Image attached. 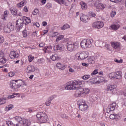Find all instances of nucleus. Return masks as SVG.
<instances>
[{"label":"nucleus","instance_id":"79ce46f5","mask_svg":"<svg viewBox=\"0 0 126 126\" xmlns=\"http://www.w3.org/2000/svg\"><path fill=\"white\" fill-rule=\"evenodd\" d=\"M84 80H87L89 78H90V75H85L82 77Z\"/></svg>","mask_w":126,"mask_h":126},{"label":"nucleus","instance_id":"a19ab883","mask_svg":"<svg viewBox=\"0 0 126 126\" xmlns=\"http://www.w3.org/2000/svg\"><path fill=\"white\" fill-rule=\"evenodd\" d=\"M4 31L6 33H10V32H11V31L7 27H5L4 28Z\"/></svg>","mask_w":126,"mask_h":126},{"label":"nucleus","instance_id":"2f4dec72","mask_svg":"<svg viewBox=\"0 0 126 126\" xmlns=\"http://www.w3.org/2000/svg\"><path fill=\"white\" fill-rule=\"evenodd\" d=\"M54 1L58 2L59 4H64V5H66L65 0H54Z\"/></svg>","mask_w":126,"mask_h":126},{"label":"nucleus","instance_id":"338daca9","mask_svg":"<svg viewBox=\"0 0 126 126\" xmlns=\"http://www.w3.org/2000/svg\"><path fill=\"white\" fill-rule=\"evenodd\" d=\"M122 39H123L124 40H125V41H126V34L125 35H124V36H123L122 37Z\"/></svg>","mask_w":126,"mask_h":126},{"label":"nucleus","instance_id":"4be33fe9","mask_svg":"<svg viewBox=\"0 0 126 126\" xmlns=\"http://www.w3.org/2000/svg\"><path fill=\"white\" fill-rule=\"evenodd\" d=\"M52 49H53L52 46L45 47L43 48V51L45 53H48V54H51L52 53Z\"/></svg>","mask_w":126,"mask_h":126},{"label":"nucleus","instance_id":"5fc2aeb1","mask_svg":"<svg viewBox=\"0 0 126 126\" xmlns=\"http://www.w3.org/2000/svg\"><path fill=\"white\" fill-rule=\"evenodd\" d=\"M81 105H86V103H85V100H82L80 102V103L79 104V106H81Z\"/></svg>","mask_w":126,"mask_h":126},{"label":"nucleus","instance_id":"4c0bfd02","mask_svg":"<svg viewBox=\"0 0 126 126\" xmlns=\"http://www.w3.org/2000/svg\"><path fill=\"white\" fill-rule=\"evenodd\" d=\"M6 124L8 126H15L14 124L10 121H6Z\"/></svg>","mask_w":126,"mask_h":126},{"label":"nucleus","instance_id":"dca6fc26","mask_svg":"<svg viewBox=\"0 0 126 126\" xmlns=\"http://www.w3.org/2000/svg\"><path fill=\"white\" fill-rule=\"evenodd\" d=\"M80 20L82 21V22H84V23H86L88 20H89V18L88 16L82 14L80 17Z\"/></svg>","mask_w":126,"mask_h":126},{"label":"nucleus","instance_id":"de8ad7c7","mask_svg":"<svg viewBox=\"0 0 126 126\" xmlns=\"http://www.w3.org/2000/svg\"><path fill=\"white\" fill-rule=\"evenodd\" d=\"M117 14V12L115 11H112L110 13V16L111 17H115V15Z\"/></svg>","mask_w":126,"mask_h":126},{"label":"nucleus","instance_id":"0eeeda50","mask_svg":"<svg viewBox=\"0 0 126 126\" xmlns=\"http://www.w3.org/2000/svg\"><path fill=\"white\" fill-rule=\"evenodd\" d=\"M23 28V20L21 19H18L16 21V31L17 32H19L21 29Z\"/></svg>","mask_w":126,"mask_h":126},{"label":"nucleus","instance_id":"4d7b16f0","mask_svg":"<svg viewBox=\"0 0 126 126\" xmlns=\"http://www.w3.org/2000/svg\"><path fill=\"white\" fill-rule=\"evenodd\" d=\"M110 1H112V2H116V3H118L120 2V1H121L122 0H110Z\"/></svg>","mask_w":126,"mask_h":126},{"label":"nucleus","instance_id":"c9c22d12","mask_svg":"<svg viewBox=\"0 0 126 126\" xmlns=\"http://www.w3.org/2000/svg\"><path fill=\"white\" fill-rule=\"evenodd\" d=\"M64 37L63 35H59L56 39V42H59V41H61V40H63V38Z\"/></svg>","mask_w":126,"mask_h":126},{"label":"nucleus","instance_id":"ea45409f","mask_svg":"<svg viewBox=\"0 0 126 126\" xmlns=\"http://www.w3.org/2000/svg\"><path fill=\"white\" fill-rule=\"evenodd\" d=\"M13 105H9L8 106H7L6 107H5V109L7 110V111H9L10 110H11L12 109H13Z\"/></svg>","mask_w":126,"mask_h":126},{"label":"nucleus","instance_id":"5701e85b","mask_svg":"<svg viewBox=\"0 0 126 126\" xmlns=\"http://www.w3.org/2000/svg\"><path fill=\"white\" fill-rule=\"evenodd\" d=\"M87 108H88V106L87 104L85 105H81L79 106V109L80 110V111H82L83 112H84L87 110Z\"/></svg>","mask_w":126,"mask_h":126},{"label":"nucleus","instance_id":"c03bdc74","mask_svg":"<svg viewBox=\"0 0 126 126\" xmlns=\"http://www.w3.org/2000/svg\"><path fill=\"white\" fill-rule=\"evenodd\" d=\"M23 36L24 38H26L27 36H28L27 31L25 30L24 31H23Z\"/></svg>","mask_w":126,"mask_h":126},{"label":"nucleus","instance_id":"aec40b11","mask_svg":"<svg viewBox=\"0 0 126 126\" xmlns=\"http://www.w3.org/2000/svg\"><path fill=\"white\" fill-rule=\"evenodd\" d=\"M18 56V53L15 51H11L9 55V57L11 59H15V58H17Z\"/></svg>","mask_w":126,"mask_h":126},{"label":"nucleus","instance_id":"774afa93","mask_svg":"<svg viewBox=\"0 0 126 126\" xmlns=\"http://www.w3.org/2000/svg\"><path fill=\"white\" fill-rule=\"evenodd\" d=\"M124 95L126 96V88L124 89Z\"/></svg>","mask_w":126,"mask_h":126},{"label":"nucleus","instance_id":"f704fd0d","mask_svg":"<svg viewBox=\"0 0 126 126\" xmlns=\"http://www.w3.org/2000/svg\"><path fill=\"white\" fill-rule=\"evenodd\" d=\"M25 4H26V1L23 0L19 3L17 4V6L18 7H22V6H24V5H25Z\"/></svg>","mask_w":126,"mask_h":126},{"label":"nucleus","instance_id":"9b49d317","mask_svg":"<svg viewBox=\"0 0 126 126\" xmlns=\"http://www.w3.org/2000/svg\"><path fill=\"white\" fill-rule=\"evenodd\" d=\"M116 87L117 86L116 85H108L107 86L106 88L108 91H112V94H115V93H116V91H117V90L116 89Z\"/></svg>","mask_w":126,"mask_h":126},{"label":"nucleus","instance_id":"09e8293b","mask_svg":"<svg viewBox=\"0 0 126 126\" xmlns=\"http://www.w3.org/2000/svg\"><path fill=\"white\" fill-rule=\"evenodd\" d=\"M8 15V12L7 11H5L4 12V15L3 19H5L6 17H7V16Z\"/></svg>","mask_w":126,"mask_h":126},{"label":"nucleus","instance_id":"ddd939ff","mask_svg":"<svg viewBox=\"0 0 126 126\" xmlns=\"http://www.w3.org/2000/svg\"><path fill=\"white\" fill-rule=\"evenodd\" d=\"M74 49V43L72 42H68L67 43V49L69 52H72Z\"/></svg>","mask_w":126,"mask_h":126},{"label":"nucleus","instance_id":"7c9ffc66","mask_svg":"<svg viewBox=\"0 0 126 126\" xmlns=\"http://www.w3.org/2000/svg\"><path fill=\"white\" fill-rule=\"evenodd\" d=\"M7 27L9 28L11 31H13L14 30V25H13L12 23H8Z\"/></svg>","mask_w":126,"mask_h":126},{"label":"nucleus","instance_id":"bf43d9fd","mask_svg":"<svg viewBox=\"0 0 126 126\" xmlns=\"http://www.w3.org/2000/svg\"><path fill=\"white\" fill-rule=\"evenodd\" d=\"M33 26H36V27L39 28L40 27V24H39V23H34Z\"/></svg>","mask_w":126,"mask_h":126},{"label":"nucleus","instance_id":"2eb2a0df","mask_svg":"<svg viewBox=\"0 0 126 126\" xmlns=\"http://www.w3.org/2000/svg\"><path fill=\"white\" fill-rule=\"evenodd\" d=\"M109 117L111 120H116V121L121 120V116L118 114H112L110 115Z\"/></svg>","mask_w":126,"mask_h":126},{"label":"nucleus","instance_id":"3c124183","mask_svg":"<svg viewBox=\"0 0 126 126\" xmlns=\"http://www.w3.org/2000/svg\"><path fill=\"white\" fill-rule=\"evenodd\" d=\"M16 95H17V94H13L12 95H10L8 97V99H12L13 98H15V97H16Z\"/></svg>","mask_w":126,"mask_h":126},{"label":"nucleus","instance_id":"72a5a7b5","mask_svg":"<svg viewBox=\"0 0 126 126\" xmlns=\"http://www.w3.org/2000/svg\"><path fill=\"white\" fill-rule=\"evenodd\" d=\"M96 44L99 47H102V46H104V44H105V42L102 40H97L96 41Z\"/></svg>","mask_w":126,"mask_h":126},{"label":"nucleus","instance_id":"0e129e2a","mask_svg":"<svg viewBox=\"0 0 126 126\" xmlns=\"http://www.w3.org/2000/svg\"><path fill=\"white\" fill-rule=\"evenodd\" d=\"M47 22L44 21L42 22L43 26H47Z\"/></svg>","mask_w":126,"mask_h":126},{"label":"nucleus","instance_id":"58836bf2","mask_svg":"<svg viewBox=\"0 0 126 126\" xmlns=\"http://www.w3.org/2000/svg\"><path fill=\"white\" fill-rule=\"evenodd\" d=\"M58 58V57L57 54H55L54 55H52L51 57H50V59L52 60V61H56Z\"/></svg>","mask_w":126,"mask_h":126},{"label":"nucleus","instance_id":"20e7f679","mask_svg":"<svg viewBox=\"0 0 126 126\" xmlns=\"http://www.w3.org/2000/svg\"><path fill=\"white\" fill-rule=\"evenodd\" d=\"M36 118L42 124L48 122V116H47L46 113H44V112H38L36 115Z\"/></svg>","mask_w":126,"mask_h":126},{"label":"nucleus","instance_id":"37998d69","mask_svg":"<svg viewBox=\"0 0 126 126\" xmlns=\"http://www.w3.org/2000/svg\"><path fill=\"white\" fill-rule=\"evenodd\" d=\"M39 12V10H38V9H35L32 12V15H37V14H38Z\"/></svg>","mask_w":126,"mask_h":126},{"label":"nucleus","instance_id":"f8f14e48","mask_svg":"<svg viewBox=\"0 0 126 126\" xmlns=\"http://www.w3.org/2000/svg\"><path fill=\"white\" fill-rule=\"evenodd\" d=\"M94 6L96 9H101L103 10L105 8V5L102 3H99L98 1H96L94 3Z\"/></svg>","mask_w":126,"mask_h":126},{"label":"nucleus","instance_id":"052dcab7","mask_svg":"<svg viewBox=\"0 0 126 126\" xmlns=\"http://www.w3.org/2000/svg\"><path fill=\"white\" fill-rule=\"evenodd\" d=\"M3 42V37L2 36L0 35V43H2Z\"/></svg>","mask_w":126,"mask_h":126},{"label":"nucleus","instance_id":"cd10ccee","mask_svg":"<svg viewBox=\"0 0 126 126\" xmlns=\"http://www.w3.org/2000/svg\"><path fill=\"white\" fill-rule=\"evenodd\" d=\"M10 11L13 15H17V10L16 7H12L10 8Z\"/></svg>","mask_w":126,"mask_h":126},{"label":"nucleus","instance_id":"f3484780","mask_svg":"<svg viewBox=\"0 0 126 126\" xmlns=\"http://www.w3.org/2000/svg\"><path fill=\"white\" fill-rule=\"evenodd\" d=\"M35 66L32 65H30L28 66L27 69V72L28 73L30 72H34L35 71Z\"/></svg>","mask_w":126,"mask_h":126},{"label":"nucleus","instance_id":"e2e57ef3","mask_svg":"<svg viewBox=\"0 0 126 126\" xmlns=\"http://www.w3.org/2000/svg\"><path fill=\"white\" fill-rule=\"evenodd\" d=\"M46 7H47V8H50V7H51V4L50 3H48L46 4Z\"/></svg>","mask_w":126,"mask_h":126},{"label":"nucleus","instance_id":"49530a36","mask_svg":"<svg viewBox=\"0 0 126 126\" xmlns=\"http://www.w3.org/2000/svg\"><path fill=\"white\" fill-rule=\"evenodd\" d=\"M34 56H32V55H29L28 57L29 61L30 63H31L33 60H34Z\"/></svg>","mask_w":126,"mask_h":126},{"label":"nucleus","instance_id":"393cba45","mask_svg":"<svg viewBox=\"0 0 126 126\" xmlns=\"http://www.w3.org/2000/svg\"><path fill=\"white\" fill-rule=\"evenodd\" d=\"M16 82V85L17 88H19L21 86H22V80H14Z\"/></svg>","mask_w":126,"mask_h":126},{"label":"nucleus","instance_id":"39448f33","mask_svg":"<svg viewBox=\"0 0 126 126\" xmlns=\"http://www.w3.org/2000/svg\"><path fill=\"white\" fill-rule=\"evenodd\" d=\"M123 73L118 71L117 72H112L109 74V77L111 79H122Z\"/></svg>","mask_w":126,"mask_h":126},{"label":"nucleus","instance_id":"a211bd4d","mask_svg":"<svg viewBox=\"0 0 126 126\" xmlns=\"http://www.w3.org/2000/svg\"><path fill=\"white\" fill-rule=\"evenodd\" d=\"M3 57V52L0 51V63H6V59H5Z\"/></svg>","mask_w":126,"mask_h":126},{"label":"nucleus","instance_id":"e433bc0d","mask_svg":"<svg viewBox=\"0 0 126 126\" xmlns=\"http://www.w3.org/2000/svg\"><path fill=\"white\" fill-rule=\"evenodd\" d=\"M104 47L106 48L107 50H108L109 51H111V47L110 45V44L107 43V42H105L104 43Z\"/></svg>","mask_w":126,"mask_h":126},{"label":"nucleus","instance_id":"473e14b6","mask_svg":"<svg viewBox=\"0 0 126 126\" xmlns=\"http://www.w3.org/2000/svg\"><path fill=\"white\" fill-rule=\"evenodd\" d=\"M69 28H70V26L67 24H65L61 28V30H65L66 29H68Z\"/></svg>","mask_w":126,"mask_h":126},{"label":"nucleus","instance_id":"a18cd8bd","mask_svg":"<svg viewBox=\"0 0 126 126\" xmlns=\"http://www.w3.org/2000/svg\"><path fill=\"white\" fill-rule=\"evenodd\" d=\"M88 14L90 16H92V17H95L96 16V14L94 12H89Z\"/></svg>","mask_w":126,"mask_h":126},{"label":"nucleus","instance_id":"423d86ee","mask_svg":"<svg viewBox=\"0 0 126 126\" xmlns=\"http://www.w3.org/2000/svg\"><path fill=\"white\" fill-rule=\"evenodd\" d=\"M75 57L77 60H84L85 59H86V58H88V52H78L76 54Z\"/></svg>","mask_w":126,"mask_h":126},{"label":"nucleus","instance_id":"b1692460","mask_svg":"<svg viewBox=\"0 0 126 126\" xmlns=\"http://www.w3.org/2000/svg\"><path fill=\"white\" fill-rule=\"evenodd\" d=\"M56 66L58 69H61L62 70L65 68V65H64L63 63H57L56 64Z\"/></svg>","mask_w":126,"mask_h":126},{"label":"nucleus","instance_id":"6e6552de","mask_svg":"<svg viewBox=\"0 0 126 126\" xmlns=\"http://www.w3.org/2000/svg\"><path fill=\"white\" fill-rule=\"evenodd\" d=\"M92 26L94 28L100 29L104 27V23L103 22H95L93 24Z\"/></svg>","mask_w":126,"mask_h":126},{"label":"nucleus","instance_id":"412c9836","mask_svg":"<svg viewBox=\"0 0 126 126\" xmlns=\"http://www.w3.org/2000/svg\"><path fill=\"white\" fill-rule=\"evenodd\" d=\"M89 63H97V59L94 57H91L88 59Z\"/></svg>","mask_w":126,"mask_h":126},{"label":"nucleus","instance_id":"680f3d73","mask_svg":"<svg viewBox=\"0 0 126 126\" xmlns=\"http://www.w3.org/2000/svg\"><path fill=\"white\" fill-rule=\"evenodd\" d=\"M24 11H25V12H28V8H27V6L24 7Z\"/></svg>","mask_w":126,"mask_h":126},{"label":"nucleus","instance_id":"4468645a","mask_svg":"<svg viewBox=\"0 0 126 126\" xmlns=\"http://www.w3.org/2000/svg\"><path fill=\"white\" fill-rule=\"evenodd\" d=\"M111 45L112 48H113V49H115V50H117V49H120V48H121V43L118 42H111Z\"/></svg>","mask_w":126,"mask_h":126},{"label":"nucleus","instance_id":"8fccbe9b","mask_svg":"<svg viewBox=\"0 0 126 126\" xmlns=\"http://www.w3.org/2000/svg\"><path fill=\"white\" fill-rule=\"evenodd\" d=\"M98 69H96L92 72V73H91V75H95L97 74V73H98Z\"/></svg>","mask_w":126,"mask_h":126},{"label":"nucleus","instance_id":"603ef678","mask_svg":"<svg viewBox=\"0 0 126 126\" xmlns=\"http://www.w3.org/2000/svg\"><path fill=\"white\" fill-rule=\"evenodd\" d=\"M60 35V33L58 32H53L52 34V37H58Z\"/></svg>","mask_w":126,"mask_h":126},{"label":"nucleus","instance_id":"9d476101","mask_svg":"<svg viewBox=\"0 0 126 126\" xmlns=\"http://www.w3.org/2000/svg\"><path fill=\"white\" fill-rule=\"evenodd\" d=\"M117 106V103H113L109 105L108 107V108H106V112L109 113L111 111H115V109H116V106Z\"/></svg>","mask_w":126,"mask_h":126},{"label":"nucleus","instance_id":"f257e3e1","mask_svg":"<svg viewBox=\"0 0 126 126\" xmlns=\"http://www.w3.org/2000/svg\"><path fill=\"white\" fill-rule=\"evenodd\" d=\"M82 84V81H71L68 82L65 87L66 90H78L79 85Z\"/></svg>","mask_w":126,"mask_h":126},{"label":"nucleus","instance_id":"7ed1b4c3","mask_svg":"<svg viewBox=\"0 0 126 126\" xmlns=\"http://www.w3.org/2000/svg\"><path fill=\"white\" fill-rule=\"evenodd\" d=\"M80 93H77L78 95V97H82L83 96H85L89 94L90 92V89L88 88H82L80 85H79V89H78Z\"/></svg>","mask_w":126,"mask_h":126},{"label":"nucleus","instance_id":"c756f323","mask_svg":"<svg viewBox=\"0 0 126 126\" xmlns=\"http://www.w3.org/2000/svg\"><path fill=\"white\" fill-rule=\"evenodd\" d=\"M80 3L81 4L82 9H84V10L87 9V4L86 3L83 1L80 2Z\"/></svg>","mask_w":126,"mask_h":126},{"label":"nucleus","instance_id":"1a4fd4ad","mask_svg":"<svg viewBox=\"0 0 126 126\" xmlns=\"http://www.w3.org/2000/svg\"><path fill=\"white\" fill-rule=\"evenodd\" d=\"M19 123L22 125L23 126H29L31 125V122L27 119H21Z\"/></svg>","mask_w":126,"mask_h":126},{"label":"nucleus","instance_id":"69168bd1","mask_svg":"<svg viewBox=\"0 0 126 126\" xmlns=\"http://www.w3.org/2000/svg\"><path fill=\"white\" fill-rule=\"evenodd\" d=\"M89 63H82V65L83 66H88L89 65Z\"/></svg>","mask_w":126,"mask_h":126},{"label":"nucleus","instance_id":"13d9d810","mask_svg":"<svg viewBox=\"0 0 126 126\" xmlns=\"http://www.w3.org/2000/svg\"><path fill=\"white\" fill-rule=\"evenodd\" d=\"M53 99H54V97L53 96H51L48 98L47 102L50 103H52V100H53Z\"/></svg>","mask_w":126,"mask_h":126},{"label":"nucleus","instance_id":"f03ea898","mask_svg":"<svg viewBox=\"0 0 126 126\" xmlns=\"http://www.w3.org/2000/svg\"><path fill=\"white\" fill-rule=\"evenodd\" d=\"M81 47L83 49H87V48H91L93 45V39H87L83 40L80 43Z\"/></svg>","mask_w":126,"mask_h":126},{"label":"nucleus","instance_id":"864d4df0","mask_svg":"<svg viewBox=\"0 0 126 126\" xmlns=\"http://www.w3.org/2000/svg\"><path fill=\"white\" fill-rule=\"evenodd\" d=\"M114 61L115 62V63H123V60L122 59H121L119 61V60H118V59H114Z\"/></svg>","mask_w":126,"mask_h":126},{"label":"nucleus","instance_id":"c85d7f7f","mask_svg":"<svg viewBox=\"0 0 126 126\" xmlns=\"http://www.w3.org/2000/svg\"><path fill=\"white\" fill-rule=\"evenodd\" d=\"M22 20H23V22L25 21L26 23H27V24H29V23L31 22V20L30 19V18L26 16H24Z\"/></svg>","mask_w":126,"mask_h":126},{"label":"nucleus","instance_id":"6ab92c4d","mask_svg":"<svg viewBox=\"0 0 126 126\" xmlns=\"http://www.w3.org/2000/svg\"><path fill=\"white\" fill-rule=\"evenodd\" d=\"M63 44H59L57 45L56 46H54V50L55 51H62L63 50Z\"/></svg>","mask_w":126,"mask_h":126},{"label":"nucleus","instance_id":"a878e982","mask_svg":"<svg viewBox=\"0 0 126 126\" xmlns=\"http://www.w3.org/2000/svg\"><path fill=\"white\" fill-rule=\"evenodd\" d=\"M121 27V26L119 24H114L111 26V28L112 30H115V31H117L119 28Z\"/></svg>","mask_w":126,"mask_h":126},{"label":"nucleus","instance_id":"6e6d98bb","mask_svg":"<svg viewBox=\"0 0 126 126\" xmlns=\"http://www.w3.org/2000/svg\"><path fill=\"white\" fill-rule=\"evenodd\" d=\"M14 74L13 72L11 71L8 74V76H9V77H12L13 76H14Z\"/></svg>","mask_w":126,"mask_h":126},{"label":"nucleus","instance_id":"bb28decb","mask_svg":"<svg viewBox=\"0 0 126 126\" xmlns=\"http://www.w3.org/2000/svg\"><path fill=\"white\" fill-rule=\"evenodd\" d=\"M10 86L12 89H17V87L16 86V83L15 81H13L10 82Z\"/></svg>","mask_w":126,"mask_h":126}]
</instances>
